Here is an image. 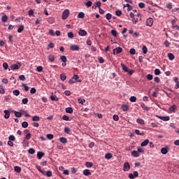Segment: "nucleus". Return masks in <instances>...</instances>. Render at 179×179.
Masks as SVG:
<instances>
[{"label":"nucleus","instance_id":"6e6d98bb","mask_svg":"<svg viewBox=\"0 0 179 179\" xmlns=\"http://www.w3.org/2000/svg\"><path fill=\"white\" fill-rule=\"evenodd\" d=\"M160 73H162V72L160 71V69H156L155 70V75L158 76V75H160Z\"/></svg>","mask_w":179,"mask_h":179},{"label":"nucleus","instance_id":"7ed1b4c3","mask_svg":"<svg viewBox=\"0 0 179 179\" xmlns=\"http://www.w3.org/2000/svg\"><path fill=\"white\" fill-rule=\"evenodd\" d=\"M20 66H22V62H19L18 64H12L10 66V68H11L12 71H16L17 69H20Z\"/></svg>","mask_w":179,"mask_h":179},{"label":"nucleus","instance_id":"1a4fd4ad","mask_svg":"<svg viewBox=\"0 0 179 179\" xmlns=\"http://www.w3.org/2000/svg\"><path fill=\"white\" fill-rule=\"evenodd\" d=\"M157 118L159 120H162V121H170V117L169 116H159L157 115Z\"/></svg>","mask_w":179,"mask_h":179},{"label":"nucleus","instance_id":"4468645a","mask_svg":"<svg viewBox=\"0 0 179 179\" xmlns=\"http://www.w3.org/2000/svg\"><path fill=\"white\" fill-rule=\"evenodd\" d=\"M176 110H177V106L176 105H173L172 106L169 108V111H170V113H176Z\"/></svg>","mask_w":179,"mask_h":179},{"label":"nucleus","instance_id":"09e8293b","mask_svg":"<svg viewBox=\"0 0 179 179\" xmlns=\"http://www.w3.org/2000/svg\"><path fill=\"white\" fill-rule=\"evenodd\" d=\"M22 128H27V127H29V122H23L22 123Z\"/></svg>","mask_w":179,"mask_h":179},{"label":"nucleus","instance_id":"a19ab883","mask_svg":"<svg viewBox=\"0 0 179 179\" xmlns=\"http://www.w3.org/2000/svg\"><path fill=\"white\" fill-rule=\"evenodd\" d=\"M64 132L65 134H68L69 135H71V129L69 127H65Z\"/></svg>","mask_w":179,"mask_h":179},{"label":"nucleus","instance_id":"473e14b6","mask_svg":"<svg viewBox=\"0 0 179 179\" xmlns=\"http://www.w3.org/2000/svg\"><path fill=\"white\" fill-rule=\"evenodd\" d=\"M14 170L15 173H20V171H22V168H20V166H16L14 167Z\"/></svg>","mask_w":179,"mask_h":179},{"label":"nucleus","instance_id":"bb28decb","mask_svg":"<svg viewBox=\"0 0 179 179\" xmlns=\"http://www.w3.org/2000/svg\"><path fill=\"white\" fill-rule=\"evenodd\" d=\"M85 166L87 167V169H92V167H93V163L90 162H87L85 163Z\"/></svg>","mask_w":179,"mask_h":179},{"label":"nucleus","instance_id":"bf43d9fd","mask_svg":"<svg viewBox=\"0 0 179 179\" xmlns=\"http://www.w3.org/2000/svg\"><path fill=\"white\" fill-rule=\"evenodd\" d=\"M36 92H37V90H36V88H34V87L31 88V90H30L31 94H36Z\"/></svg>","mask_w":179,"mask_h":179},{"label":"nucleus","instance_id":"a878e982","mask_svg":"<svg viewBox=\"0 0 179 179\" xmlns=\"http://www.w3.org/2000/svg\"><path fill=\"white\" fill-rule=\"evenodd\" d=\"M50 99L52 100V101H58V100H59V98H58L57 95H52L50 96Z\"/></svg>","mask_w":179,"mask_h":179},{"label":"nucleus","instance_id":"423d86ee","mask_svg":"<svg viewBox=\"0 0 179 179\" xmlns=\"http://www.w3.org/2000/svg\"><path fill=\"white\" fill-rule=\"evenodd\" d=\"M131 169V166L129 165V162H125L123 165V171H129Z\"/></svg>","mask_w":179,"mask_h":179},{"label":"nucleus","instance_id":"603ef678","mask_svg":"<svg viewBox=\"0 0 179 179\" xmlns=\"http://www.w3.org/2000/svg\"><path fill=\"white\" fill-rule=\"evenodd\" d=\"M31 138V134L28 133L26 136L25 138L24 139H27V141H29L30 138Z\"/></svg>","mask_w":179,"mask_h":179},{"label":"nucleus","instance_id":"f257e3e1","mask_svg":"<svg viewBox=\"0 0 179 179\" xmlns=\"http://www.w3.org/2000/svg\"><path fill=\"white\" fill-rule=\"evenodd\" d=\"M15 115L17 118H20L22 117V114L25 113V117H31L29 113H27L26 110H20V112L17 111H14Z\"/></svg>","mask_w":179,"mask_h":179},{"label":"nucleus","instance_id":"8fccbe9b","mask_svg":"<svg viewBox=\"0 0 179 179\" xmlns=\"http://www.w3.org/2000/svg\"><path fill=\"white\" fill-rule=\"evenodd\" d=\"M129 52L131 55H135L136 54V50L134 48H131Z\"/></svg>","mask_w":179,"mask_h":179},{"label":"nucleus","instance_id":"72a5a7b5","mask_svg":"<svg viewBox=\"0 0 179 179\" xmlns=\"http://www.w3.org/2000/svg\"><path fill=\"white\" fill-rule=\"evenodd\" d=\"M60 79L64 82V80H66V75L65 73L60 74Z\"/></svg>","mask_w":179,"mask_h":179},{"label":"nucleus","instance_id":"7c9ffc66","mask_svg":"<svg viewBox=\"0 0 179 179\" xmlns=\"http://www.w3.org/2000/svg\"><path fill=\"white\" fill-rule=\"evenodd\" d=\"M1 22H3V23H6V22H8V15H3L1 17Z\"/></svg>","mask_w":179,"mask_h":179},{"label":"nucleus","instance_id":"0eeeda50","mask_svg":"<svg viewBox=\"0 0 179 179\" xmlns=\"http://www.w3.org/2000/svg\"><path fill=\"white\" fill-rule=\"evenodd\" d=\"M146 25L149 27H152V26H153V18L149 17L147 19Z\"/></svg>","mask_w":179,"mask_h":179},{"label":"nucleus","instance_id":"b1692460","mask_svg":"<svg viewBox=\"0 0 179 179\" xmlns=\"http://www.w3.org/2000/svg\"><path fill=\"white\" fill-rule=\"evenodd\" d=\"M122 111H128V110H129V106L127 104H124L122 106Z\"/></svg>","mask_w":179,"mask_h":179},{"label":"nucleus","instance_id":"ea45409f","mask_svg":"<svg viewBox=\"0 0 179 179\" xmlns=\"http://www.w3.org/2000/svg\"><path fill=\"white\" fill-rule=\"evenodd\" d=\"M13 94H14V96H19V94H20V91H19V90H13Z\"/></svg>","mask_w":179,"mask_h":179},{"label":"nucleus","instance_id":"2f4dec72","mask_svg":"<svg viewBox=\"0 0 179 179\" xmlns=\"http://www.w3.org/2000/svg\"><path fill=\"white\" fill-rule=\"evenodd\" d=\"M32 121L34 122L40 121V116H37V115L32 116Z\"/></svg>","mask_w":179,"mask_h":179},{"label":"nucleus","instance_id":"aec40b11","mask_svg":"<svg viewBox=\"0 0 179 179\" xmlns=\"http://www.w3.org/2000/svg\"><path fill=\"white\" fill-rule=\"evenodd\" d=\"M48 58L50 62H54V61H55V56H54V55H48Z\"/></svg>","mask_w":179,"mask_h":179},{"label":"nucleus","instance_id":"dca6fc26","mask_svg":"<svg viewBox=\"0 0 179 179\" xmlns=\"http://www.w3.org/2000/svg\"><path fill=\"white\" fill-rule=\"evenodd\" d=\"M70 48L71 51H79V46L78 45H72Z\"/></svg>","mask_w":179,"mask_h":179},{"label":"nucleus","instance_id":"c85d7f7f","mask_svg":"<svg viewBox=\"0 0 179 179\" xmlns=\"http://www.w3.org/2000/svg\"><path fill=\"white\" fill-rule=\"evenodd\" d=\"M149 143V140L146 139L144 141H143L141 143V146L143 147V146H148V144Z\"/></svg>","mask_w":179,"mask_h":179},{"label":"nucleus","instance_id":"5701e85b","mask_svg":"<svg viewBox=\"0 0 179 179\" xmlns=\"http://www.w3.org/2000/svg\"><path fill=\"white\" fill-rule=\"evenodd\" d=\"M48 22L50 24H52V23H55V18H54V17H50L48 19Z\"/></svg>","mask_w":179,"mask_h":179},{"label":"nucleus","instance_id":"37998d69","mask_svg":"<svg viewBox=\"0 0 179 179\" xmlns=\"http://www.w3.org/2000/svg\"><path fill=\"white\" fill-rule=\"evenodd\" d=\"M142 50L143 54H148V47L146 45H143Z\"/></svg>","mask_w":179,"mask_h":179},{"label":"nucleus","instance_id":"680f3d73","mask_svg":"<svg viewBox=\"0 0 179 179\" xmlns=\"http://www.w3.org/2000/svg\"><path fill=\"white\" fill-rule=\"evenodd\" d=\"M19 79L20 80H22L23 82H24V80H26V77L24 76V75H20L19 76Z\"/></svg>","mask_w":179,"mask_h":179},{"label":"nucleus","instance_id":"e2e57ef3","mask_svg":"<svg viewBox=\"0 0 179 179\" xmlns=\"http://www.w3.org/2000/svg\"><path fill=\"white\" fill-rule=\"evenodd\" d=\"M29 16H33L34 15V10L33 9H30L28 12Z\"/></svg>","mask_w":179,"mask_h":179},{"label":"nucleus","instance_id":"4d7b16f0","mask_svg":"<svg viewBox=\"0 0 179 179\" xmlns=\"http://www.w3.org/2000/svg\"><path fill=\"white\" fill-rule=\"evenodd\" d=\"M3 68L6 71L9 68V65H8V63L4 62L3 63Z\"/></svg>","mask_w":179,"mask_h":179},{"label":"nucleus","instance_id":"4be33fe9","mask_svg":"<svg viewBox=\"0 0 179 179\" xmlns=\"http://www.w3.org/2000/svg\"><path fill=\"white\" fill-rule=\"evenodd\" d=\"M83 175L86 176H92V172H90V170H89V169H85L83 171Z\"/></svg>","mask_w":179,"mask_h":179},{"label":"nucleus","instance_id":"9b49d317","mask_svg":"<svg viewBox=\"0 0 179 179\" xmlns=\"http://www.w3.org/2000/svg\"><path fill=\"white\" fill-rule=\"evenodd\" d=\"M78 35L83 37V36L87 35V32L85 29H80L79 31H78Z\"/></svg>","mask_w":179,"mask_h":179},{"label":"nucleus","instance_id":"052dcab7","mask_svg":"<svg viewBox=\"0 0 179 179\" xmlns=\"http://www.w3.org/2000/svg\"><path fill=\"white\" fill-rule=\"evenodd\" d=\"M116 16H121L122 15V11L121 10H117L115 11Z\"/></svg>","mask_w":179,"mask_h":179},{"label":"nucleus","instance_id":"412c9836","mask_svg":"<svg viewBox=\"0 0 179 179\" xmlns=\"http://www.w3.org/2000/svg\"><path fill=\"white\" fill-rule=\"evenodd\" d=\"M137 124H140V125H145V120L143 119L138 118L136 119Z\"/></svg>","mask_w":179,"mask_h":179},{"label":"nucleus","instance_id":"0e129e2a","mask_svg":"<svg viewBox=\"0 0 179 179\" xmlns=\"http://www.w3.org/2000/svg\"><path fill=\"white\" fill-rule=\"evenodd\" d=\"M46 137L48 138V139H54V135L51 134H47Z\"/></svg>","mask_w":179,"mask_h":179},{"label":"nucleus","instance_id":"a18cd8bd","mask_svg":"<svg viewBox=\"0 0 179 179\" xmlns=\"http://www.w3.org/2000/svg\"><path fill=\"white\" fill-rule=\"evenodd\" d=\"M28 152L29 155H34V153H36V150H34V148H29Z\"/></svg>","mask_w":179,"mask_h":179},{"label":"nucleus","instance_id":"49530a36","mask_svg":"<svg viewBox=\"0 0 179 179\" xmlns=\"http://www.w3.org/2000/svg\"><path fill=\"white\" fill-rule=\"evenodd\" d=\"M116 50V54H121V52L122 51V48L118 47L115 48Z\"/></svg>","mask_w":179,"mask_h":179},{"label":"nucleus","instance_id":"c9c22d12","mask_svg":"<svg viewBox=\"0 0 179 179\" xmlns=\"http://www.w3.org/2000/svg\"><path fill=\"white\" fill-rule=\"evenodd\" d=\"M78 18L79 19H85V13L83 12H80L78 13Z\"/></svg>","mask_w":179,"mask_h":179},{"label":"nucleus","instance_id":"6ab92c4d","mask_svg":"<svg viewBox=\"0 0 179 179\" xmlns=\"http://www.w3.org/2000/svg\"><path fill=\"white\" fill-rule=\"evenodd\" d=\"M45 154L43 152H38L37 153V157L38 160H40L41 158L44 157V155Z\"/></svg>","mask_w":179,"mask_h":179},{"label":"nucleus","instance_id":"39448f33","mask_svg":"<svg viewBox=\"0 0 179 179\" xmlns=\"http://www.w3.org/2000/svg\"><path fill=\"white\" fill-rule=\"evenodd\" d=\"M69 16V10L66 9L62 13L63 20H66V19H68Z\"/></svg>","mask_w":179,"mask_h":179},{"label":"nucleus","instance_id":"cd10ccee","mask_svg":"<svg viewBox=\"0 0 179 179\" xmlns=\"http://www.w3.org/2000/svg\"><path fill=\"white\" fill-rule=\"evenodd\" d=\"M105 158L107 159V160H110V159L113 158V154H111L110 152L106 154Z\"/></svg>","mask_w":179,"mask_h":179},{"label":"nucleus","instance_id":"864d4df0","mask_svg":"<svg viewBox=\"0 0 179 179\" xmlns=\"http://www.w3.org/2000/svg\"><path fill=\"white\" fill-rule=\"evenodd\" d=\"M62 120H64V121H69V116L64 115L62 116Z\"/></svg>","mask_w":179,"mask_h":179},{"label":"nucleus","instance_id":"393cba45","mask_svg":"<svg viewBox=\"0 0 179 179\" xmlns=\"http://www.w3.org/2000/svg\"><path fill=\"white\" fill-rule=\"evenodd\" d=\"M66 113H67L68 114H72V113H73V108H72V107L66 108Z\"/></svg>","mask_w":179,"mask_h":179},{"label":"nucleus","instance_id":"f3484780","mask_svg":"<svg viewBox=\"0 0 179 179\" xmlns=\"http://www.w3.org/2000/svg\"><path fill=\"white\" fill-rule=\"evenodd\" d=\"M131 155H133L134 157H139L141 156V154L136 150H133L131 152Z\"/></svg>","mask_w":179,"mask_h":179},{"label":"nucleus","instance_id":"58836bf2","mask_svg":"<svg viewBox=\"0 0 179 179\" xmlns=\"http://www.w3.org/2000/svg\"><path fill=\"white\" fill-rule=\"evenodd\" d=\"M135 134L136 135H140V136H143V135H145L144 133H141V131H139L138 129L135 130Z\"/></svg>","mask_w":179,"mask_h":179},{"label":"nucleus","instance_id":"69168bd1","mask_svg":"<svg viewBox=\"0 0 179 179\" xmlns=\"http://www.w3.org/2000/svg\"><path fill=\"white\" fill-rule=\"evenodd\" d=\"M67 36L69 38H73V32H69Z\"/></svg>","mask_w":179,"mask_h":179},{"label":"nucleus","instance_id":"9d476101","mask_svg":"<svg viewBox=\"0 0 179 179\" xmlns=\"http://www.w3.org/2000/svg\"><path fill=\"white\" fill-rule=\"evenodd\" d=\"M169 150L170 148L169 147L162 148L161 149V153H162V155H167V153H169Z\"/></svg>","mask_w":179,"mask_h":179},{"label":"nucleus","instance_id":"774afa93","mask_svg":"<svg viewBox=\"0 0 179 179\" xmlns=\"http://www.w3.org/2000/svg\"><path fill=\"white\" fill-rule=\"evenodd\" d=\"M8 139H9V141H11L14 142V141L15 139V136H13V135L10 136L8 137Z\"/></svg>","mask_w":179,"mask_h":179},{"label":"nucleus","instance_id":"f704fd0d","mask_svg":"<svg viewBox=\"0 0 179 179\" xmlns=\"http://www.w3.org/2000/svg\"><path fill=\"white\" fill-rule=\"evenodd\" d=\"M24 30V26L23 25H20L18 29H17V33H22Z\"/></svg>","mask_w":179,"mask_h":179},{"label":"nucleus","instance_id":"2eb2a0df","mask_svg":"<svg viewBox=\"0 0 179 179\" xmlns=\"http://www.w3.org/2000/svg\"><path fill=\"white\" fill-rule=\"evenodd\" d=\"M59 142L65 145V143H68V139L65 137H61L59 138Z\"/></svg>","mask_w":179,"mask_h":179},{"label":"nucleus","instance_id":"ddd939ff","mask_svg":"<svg viewBox=\"0 0 179 179\" xmlns=\"http://www.w3.org/2000/svg\"><path fill=\"white\" fill-rule=\"evenodd\" d=\"M42 174L43 176H46V177H52V172L51 171H43V173Z\"/></svg>","mask_w":179,"mask_h":179},{"label":"nucleus","instance_id":"20e7f679","mask_svg":"<svg viewBox=\"0 0 179 179\" xmlns=\"http://www.w3.org/2000/svg\"><path fill=\"white\" fill-rule=\"evenodd\" d=\"M139 173H138L137 171H134L133 173H129V178L130 179H134L138 177Z\"/></svg>","mask_w":179,"mask_h":179},{"label":"nucleus","instance_id":"a211bd4d","mask_svg":"<svg viewBox=\"0 0 179 179\" xmlns=\"http://www.w3.org/2000/svg\"><path fill=\"white\" fill-rule=\"evenodd\" d=\"M141 107L145 111H149L150 110V108H149V106H146V105L143 103L141 104Z\"/></svg>","mask_w":179,"mask_h":179},{"label":"nucleus","instance_id":"3c124183","mask_svg":"<svg viewBox=\"0 0 179 179\" xmlns=\"http://www.w3.org/2000/svg\"><path fill=\"white\" fill-rule=\"evenodd\" d=\"M22 104H27V103H29V99H27V98L22 99Z\"/></svg>","mask_w":179,"mask_h":179},{"label":"nucleus","instance_id":"5fc2aeb1","mask_svg":"<svg viewBox=\"0 0 179 179\" xmlns=\"http://www.w3.org/2000/svg\"><path fill=\"white\" fill-rule=\"evenodd\" d=\"M111 34L113 36V37H117V31L115 29H112Z\"/></svg>","mask_w":179,"mask_h":179},{"label":"nucleus","instance_id":"338daca9","mask_svg":"<svg viewBox=\"0 0 179 179\" xmlns=\"http://www.w3.org/2000/svg\"><path fill=\"white\" fill-rule=\"evenodd\" d=\"M37 72H43V66H39L36 68Z\"/></svg>","mask_w":179,"mask_h":179},{"label":"nucleus","instance_id":"79ce46f5","mask_svg":"<svg viewBox=\"0 0 179 179\" xmlns=\"http://www.w3.org/2000/svg\"><path fill=\"white\" fill-rule=\"evenodd\" d=\"M22 87L24 88L25 92H29V89H30V87H29V86H27V85L22 83Z\"/></svg>","mask_w":179,"mask_h":179},{"label":"nucleus","instance_id":"f03ea898","mask_svg":"<svg viewBox=\"0 0 179 179\" xmlns=\"http://www.w3.org/2000/svg\"><path fill=\"white\" fill-rule=\"evenodd\" d=\"M120 65H121L124 72H127V73H129V75H132L134 73V72H135V71H134V70L129 69L128 67L122 63H121Z\"/></svg>","mask_w":179,"mask_h":179},{"label":"nucleus","instance_id":"c03bdc74","mask_svg":"<svg viewBox=\"0 0 179 179\" xmlns=\"http://www.w3.org/2000/svg\"><path fill=\"white\" fill-rule=\"evenodd\" d=\"M129 101L131 102V103H135V101H136V96H132L129 98Z\"/></svg>","mask_w":179,"mask_h":179},{"label":"nucleus","instance_id":"c756f323","mask_svg":"<svg viewBox=\"0 0 179 179\" xmlns=\"http://www.w3.org/2000/svg\"><path fill=\"white\" fill-rule=\"evenodd\" d=\"M168 57L169 58L170 61H173L176 58L173 53H168Z\"/></svg>","mask_w":179,"mask_h":179},{"label":"nucleus","instance_id":"4c0bfd02","mask_svg":"<svg viewBox=\"0 0 179 179\" xmlns=\"http://www.w3.org/2000/svg\"><path fill=\"white\" fill-rule=\"evenodd\" d=\"M127 8V10H132V6L129 5V3H127L124 5V8Z\"/></svg>","mask_w":179,"mask_h":179},{"label":"nucleus","instance_id":"de8ad7c7","mask_svg":"<svg viewBox=\"0 0 179 179\" xmlns=\"http://www.w3.org/2000/svg\"><path fill=\"white\" fill-rule=\"evenodd\" d=\"M60 59L62 62H66V61H68L66 56H61Z\"/></svg>","mask_w":179,"mask_h":179},{"label":"nucleus","instance_id":"f8f14e48","mask_svg":"<svg viewBox=\"0 0 179 179\" xmlns=\"http://www.w3.org/2000/svg\"><path fill=\"white\" fill-rule=\"evenodd\" d=\"M3 113L5 114L4 118H6V120H8L9 117H10V111H9V110H4Z\"/></svg>","mask_w":179,"mask_h":179},{"label":"nucleus","instance_id":"e433bc0d","mask_svg":"<svg viewBox=\"0 0 179 179\" xmlns=\"http://www.w3.org/2000/svg\"><path fill=\"white\" fill-rule=\"evenodd\" d=\"M36 170H38L39 171V173H41V174H43L44 173V171H43L41 169V166H38V165H36Z\"/></svg>","mask_w":179,"mask_h":179},{"label":"nucleus","instance_id":"6e6552de","mask_svg":"<svg viewBox=\"0 0 179 179\" xmlns=\"http://www.w3.org/2000/svg\"><path fill=\"white\" fill-rule=\"evenodd\" d=\"M101 7V1H98L92 6V9H97V8H100Z\"/></svg>","mask_w":179,"mask_h":179},{"label":"nucleus","instance_id":"13d9d810","mask_svg":"<svg viewBox=\"0 0 179 179\" xmlns=\"http://www.w3.org/2000/svg\"><path fill=\"white\" fill-rule=\"evenodd\" d=\"M106 17L107 20H110L111 19V17H113V15H111V13H107L106 15Z\"/></svg>","mask_w":179,"mask_h":179}]
</instances>
